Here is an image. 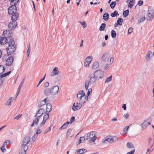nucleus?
<instances>
[{
    "label": "nucleus",
    "instance_id": "a18cd8bd",
    "mask_svg": "<svg viewBox=\"0 0 154 154\" xmlns=\"http://www.w3.org/2000/svg\"><path fill=\"white\" fill-rule=\"evenodd\" d=\"M79 22L80 23L84 28L86 27V24L85 22H82L80 21H79Z\"/></svg>",
    "mask_w": 154,
    "mask_h": 154
},
{
    "label": "nucleus",
    "instance_id": "7ed1b4c3",
    "mask_svg": "<svg viewBox=\"0 0 154 154\" xmlns=\"http://www.w3.org/2000/svg\"><path fill=\"white\" fill-rule=\"evenodd\" d=\"M19 0H15L13 2H10V4L11 5L8 8V14L10 15L12 14H14L17 13V7L16 5L19 2Z\"/></svg>",
    "mask_w": 154,
    "mask_h": 154
},
{
    "label": "nucleus",
    "instance_id": "09e8293b",
    "mask_svg": "<svg viewBox=\"0 0 154 154\" xmlns=\"http://www.w3.org/2000/svg\"><path fill=\"white\" fill-rule=\"evenodd\" d=\"M92 92V89L90 88L88 89V92L86 94L87 96H89Z\"/></svg>",
    "mask_w": 154,
    "mask_h": 154
},
{
    "label": "nucleus",
    "instance_id": "f3484780",
    "mask_svg": "<svg viewBox=\"0 0 154 154\" xmlns=\"http://www.w3.org/2000/svg\"><path fill=\"white\" fill-rule=\"evenodd\" d=\"M11 19L12 20V21L16 22V20L18 17L19 14L18 13H15L14 14H12Z\"/></svg>",
    "mask_w": 154,
    "mask_h": 154
},
{
    "label": "nucleus",
    "instance_id": "39448f33",
    "mask_svg": "<svg viewBox=\"0 0 154 154\" xmlns=\"http://www.w3.org/2000/svg\"><path fill=\"white\" fill-rule=\"evenodd\" d=\"M94 75L97 80H99L102 79L104 77V72L101 70H97L94 72Z\"/></svg>",
    "mask_w": 154,
    "mask_h": 154
},
{
    "label": "nucleus",
    "instance_id": "4468645a",
    "mask_svg": "<svg viewBox=\"0 0 154 154\" xmlns=\"http://www.w3.org/2000/svg\"><path fill=\"white\" fill-rule=\"evenodd\" d=\"M30 140V138L29 136H26L23 138L22 144H27L29 143Z\"/></svg>",
    "mask_w": 154,
    "mask_h": 154
},
{
    "label": "nucleus",
    "instance_id": "6ab92c4d",
    "mask_svg": "<svg viewBox=\"0 0 154 154\" xmlns=\"http://www.w3.org/2000/svg\"><path fill=\"white\" fill-rule=\"evenodd\" d=\"M53 74H51V75L52 76L56 75H58L59 73L58 69L57 67H55L52 71Z\"/></svg>",
    "mask_w": 154,
    "mask_h": 154
},
{
    "label": "nucleus",
    "instance_id": "052dcab7",
    "mask_svg": "<svg viewBox=\"0 0 154 154\" xmlns=\"http://www.w3.org/2000/svg\"><path fill=\"white\" fill-rule=\"evenodd\" d=\"M129 116V115L128 113H127L126 114H125L124 116V117L126 119H128V118Z\"/></svg>",
    "mask_w": 154,
    "mask_h": 154
},
{
    "label": "nucleus",
    "instance_id": "774afa93",
    "mask_svg": "<svg viewBox=\"0 0 154 154\" xmlns=\"http://www.w3.org/2000/svg\"><path fill=\"white\" fill-rule=\"evenodd\" d=\"M26 152H25V151H23V150H22L21 151H20V153L19 154H26Z\"/></svg>",
    "mask_w": 154,
    "mask_h": 154
},
{
    "label": "nucleus",
    "instance_id": "37998d69",
    "mask_svg": "<svg viewBox=\"0 0 154 154\" xmlns=\"http://www.w3.org/2000/svg\"><path fill=\"white\" fill-rule=\"evenodd\" d=\"M76 151L78 154H82L85 152L83 151V149H79ZM85 152H86V151H85Z\"/></svg>",
    "mask_w": 154,
    "mask_h": 154
},
{
    "label": "nucleus",
    "instance_id": "49530a36",
    "mask_svg": "<svg viewBox=\"0 0 154 154\" xmlns=\"http://www.w3.org/2000/svg\"><path fill=\"white\" fill-rule=\"evenodd\" d=\"M79 102L80 103H85L86 102V100H85V98H82V99H81V100H79Z\"/></svg>",
    "mask_w": 154,
    "mask_h": 154
},
{
    "label": "nucleus",
    "instance_id": "9b49d317",
    "mask_svg": "<svg viewBox=\"0 0 154 154\" xmlns=\"http://www.w3.org/2000/svg\"><path fill=\"white\" fill-rule=\"evenodd\" d=\"M13 56H10L8 58H7L6 65L7 66H9L11 65L13 62Z\"/></svg>",
    "mask_w": 154,
    "mask_h": 154
},
{
    "label": "nucleus",
    "instance_id": "cd10ccee",
    "mask_svg": "<svg viewBox=\"0 0 154 154\" xmlns=\"http://www.w3.org/2000/svg\"><path fill=\"white\" fill-rule=\"evenodd\" d=\"M127 147L128 148H134V146L131 143L127 142Z\"/></svg>",
    "mask_w": 154,
    "mask_h": 154
},
{
    "label": "nucleus",
    "instance_id": "ddd939ff",
    "mask_svg": "<svg viewBox=\"0 0 154 154\" xmlns=\"http://www.w3.org/2000/svg\"><path fill=\"white\" fill-rule=\"evenodd\" d=\"M112 136H108L105 137L103 139L102 142L103 143H106V142H113V140L111 138Z\"/></svg>",
    "mask_w": 154,
    "mask_h": 154
},
{
    "label": "nucleus",
    "instance_id": "a19ab883",
    "mask_svg": "<svg viewBox=\"0 0 154 154\" xmlns=\"http://www.w3.org/2000/svg\"><path fill=\"white\" fill-rule=\"evenodd\" d=\"M146 19L145 17H143L141 18H140L139 20L137 23V24H139L140 23L144 21Z\"/></svg>",
    "mask_w": 154,
    "mask_h": 154
},
{
    "label": "nucleus",
    "instance_id": "1a4fd4ad",
    "mask_svg": "<svg viewBox=\"0 0 154 154\" xmlns=\"http://www.w3.org/2000/svg\"><path fill=\"white\" fill-rule=\"evenodd\" d=\"M92 58V57L91 56H88L86 57L84 62L85 67H88L89 66V64L91 61Z\"/></svg>",
    "mask_w": 154,
    "mask_h": 154
},
{
    "label": "nucleus",
    "instance_id": "603ef678",
    "mask_svg": "<svg viewBox=\"0 0 154 154\" xmlns=\"http://www.w3.org/2000/svg\"><path fill=\"white\" fill-rule=\"evenodd\" d=\"M85 100H86V102L87 101H89L90 99V97L89 96H87L86 95L85 97Z\"/></svg>",
    "mask_w": 154,
    "mask_h": 154
},
{
    "label": "nucleus",
    "instance_id": "0e129e2a",
    "mask_svg": "<svg viewBox=\"0 0 154 154\" xmlns=\"http://www.w3.org/2000/svg\"><path fill=\"white\" fill-rule=\"evenodd\" d=\"M96 138H93V139L89 140V142L90 143L94 142V140L96 139Z\"/></svg>",
    "mask_w": 154,
    "mask_h": 154
},
{
    "label": "nucleus",
    "instance_id": "dca6fc26",
    "mask_svg": "<svg viewBox=\"0 0 154 154\" xmlns=\"http://www.w3.org/2000/svg\"><path fill=\"white\" fill-rule=\"evenodd\" d=\"M36 118L33 121V122L32 124L30 126L32 127L35 125V126H37L38 123L39 121V117H35Z\"/></svg>",
    "mask_w": 154,
    "mask_h": 154
},
{
    "label": "nucleus",
    "instance_id": "473e14b6",
    "mask_svg": "<svg viewBox=\"0 0 154 154\" xmlns=\"http://www.w3.org/2000/svg\"><path fill=\"white\" fill-rule=\"evenodd\" d=\"M111 35L112 38H116V33L113 30H112L111 31Z\"/></svg>",
    "mask_w": 154,
    "mask_h": 154
},
{
    "label": "nucleus",
    "instance_id": "b1692460",
    "mask_svg": "<svg viewBox=\"0 0 154 154\" xmlns=\"http://www.w3.org/2000/svg\"><path fill=\"white\" fill-rule=\"evenodd\" d=\"M103 19L107 21L109 19V14L108 13H105L103 15Z\"/></svg>",
    "mask_w": 154,
    "mask_h": 154
},
{
    "label": "nucleus",
    "instance_id": "de8ad7c7",
    "mask_svg": "<svg viewBox=\"0 0 154 154\" xmlns=\"http://www.w3.org/2000/svg\"><path fill=\"white\" fill-rule=\"evenodd\" d=\"M82 140H83V138L82 137H80L79 138V143H77V145H79L82 142Z\"/></svg>",
    "mask_w": 154,
    "mask_h": 154
},
{
    "label": "nucleus",
    "instance_id": "9d476101",
    "mask_svg": "<svg viewBox=\"0 0 154 154\" xmlns=\"http://www.w3.org/2000/svg\"><path fill=\"white\" fill-rule=\"evenodd\" d=\"M82 104L80 103H77L76 105H75V103H74L72 106V109L73 111H76L79 109L82 106Z\"/></svg>",
    "mask_w": 154,
    "mask_h": 154
},
{
    "label": "nucleus",
    "instance_id": "393cba45",
    "mask_svg": "<svg viewBox=\"0 0 154 154\" xmlns=\"http://www.w3.org/2000/svg\"><path fill=\"white\" fill-rule=\"evenodd\" d=\"M99 66V63L98 62H94L92 66V69H97Z\"/></svg>",
    "mask_w": 154,
    "mask_h": 154
},
{
    "label": "nucleus",
    "instance_id": "58836bf2",
    "mask_svg": "<svg viewBox=\"0 0 154 154\" xmlns=\"http://www.w3.org/2000/svg\"><path fill=\"white\" fill-rule=\"evenodd\" d=\"M88 135L89 134H85L84 137H82L83 138V140H86L90 139Z\"/></svg>",
    "mask_w": 154,
    "mask_h": 154
},
{
    "label": "nucleus",
    "instance_id": "69168bd1",
    "mask_svg": "<svg viewBox=\"0 0 154 154\" xmlns=\"http://www.w3.org/2000/svg\"><path fill=\"white\" fill-rule=\"evenodd\" d=\"M23 84H22V83H20V85L19 86V87L18 88V90H18V91H20L21 87H22V86L23 85Z\"/></svg>",
    "mask_w": 154,
    "mask_h": 154
},
{
    "label": "nucleus",
    "instance_id": "aec40b11",
    "mask_svg": "<svg viewBox=\"0 0 154 154\" xmlns=\"http://www.w3.org/2000/svg\"><path fill=\"white\" fill-rule=\"evenodd\" d=\"M52 109V106L51 104L50 103H48L46 104V111L45 113L47 112H50Z\"/></svg>",
    "mask_w": 154,
    "mask_h": 154
},
{
    "label": "nucleus",
    "instance_id": "f704fd0d",
    "mask_svg": "<svg viewBox=\"0 0 154 154\" xmlns=\"http://www.w3.org/2000/svg\"><path fill=\"white\" fill-rule=\"evenodd\" d=\"M146 120L145 121L143 122L141 125L142 128H146L147 126V124L146 122Z\"/></svg>",
    "mask_w": 154,
    "mask_h": 154
},
{
    "label": "nucleus",
    "instance_id": "864d4df0",
    "mask_svg": "<svg viewBox=\"0 0 154 154\" xmlns=\"http://www.w3.org/2000/svg\"><path fill=\"white\" fill-rule=\"evenodd\" d=\"M46 121L43 120L42 122L41 123L39 124V126H40V127H41L42 126H43L46 123Z\"/></svg>",
    "mask_w": 154,
    "mask_h": 154
},
{
    "label": "nucleus",
    "instance_id": "bf43d9fd",
    "mask_svg": "<svg viewBox=\"0 0 154 154\" xmlns=\"http://www.w3.org/2000/svg\"><path fill=\"white\" fill-rule=\"evenodd\" d=\"M22 115V114L18 115L17 116L15 117L14 119L18 120L21 116Z\"/></svg>",
    "mask_w": 154,
    "mask_h": 154
},
{
    "label": "nucleus",
    "instance_id": "c9c22d12",
    "mask_svg": "<svg viewBox=\"0 0 154 154\" xmlns=\"http://www.w3.org/2000/svg\"><path fill=\"white\" fill-rule=\"evenodd\" d=\"M123 21V20L121 18H119L117 21V22L118 23L119 25L121 26L122 25V23Z\"/></svg>",
    "mask_w": 154,
    "mask_h": 154
},
{
    "label": "nucleus",
    "instance_id": "bb28decb",
    "mask_svg": "<svg viewBox=\"0 0 154 154\" xmlns=\"http://www.w3.org/2000/svg\"><path fill=\"white\" fill-rule=\"evenodd\" d=\"M106 24L105 23H102L100 26L99 30L100 31H103L104 28L106 27Z\"/></svg>",
    "mask_w": 154,
    "mask_h": 154
},
{
    "label": "nucleus",
    "instance_id": "680f3d73",
    "mask_svg": "<svg viewBox=\"0 0 154 154\" xmlns=\"http://www.w3.org/2000/svg\"><path fill=\"white\" fill-rule=\"evenodd\" d=\"M109 64H106L105 66L104 69L105 70L107 69H108L109 68Z\"/></svg>",
    "mask_w": 154,
    "mask_h": 154
},
{
    "label": "nucleus",
    "instance_id": "20e7f679",
    "mask_svg": "<svg viewBox=\"0 0 154 154\" xmlns=\"http://www.w3.org/2000/svg\"><path fill=\"white\" fill-rule=\"evenodd\" d=\"M97 80V79H96V77L94 75L93 76L91 77L90 78L88 79V80H86L85 82V85L86 90H88V89L89 85L93 84Z\"/></svg>",
    "mask_w": 154,
    "mask_h": 154
},
{
    "label": "nucleus",
    "instance_id": "13d9d810",
    "mask_svg": "<svg viewBox=\"0 0 154 154\" xmlns=\"http://www.w3.org/2000/svg\"><path fill=\"white\" fill-rule=\"evenodd\" d=\"M7 56L5 55L4 56H3L2 58V60L3 62L5 61L6 60H7L6 59L7 58Z\"/></svg>",
    "mask_w": 154,
    "mask_h": 154
},
{
    "label": "nucleus",
    "instance_id": "3c124183",
    "mask_svg": "<svg viewBox=\"0 0 154 154\" xmlns=\"http://www.w3.org/2000/svg\"><path fill=\"white\" fill-rule=\"evenodd\" d=\"M133 30V28L132 27H130L128 29V34H129L131 33Z\"/></svg>",
    "mask_w": 154,
    "mask_h": 154
},
{
    "label": "nucleus",
    "instance_id": "4be33fe9",
    "mask_svg": "<svg viewBox=\"0 0 154 154\" xmlns=\"http://www.w3.org/2000/svg\"><path fill=\"white\" fill-rule=\"evenodd\" d=\"M26 145L27 144H22L21 146V150H23L26 152L28 148V147Z\"/></svg>",
    "mask_w": 154,
    "mask_h": 154
},
{
    "label": "nucleus",
    "instance_id": "f03ea898",
    "mask_svg": "<svg viewBox=\"0 0 154 154\" xmlns=\"http://www.w3.org/2000/svg\"><path fill=\"white\" fill-rule=\"evenodd\" d=\"M59 91V87L57 85L54 86L51 89L46 88L44 91V94L47 96L50 94L52 96H55L58 94Z\"/></svg>",
    "mask_w": 154,
    "mask_h": 154
},
{
    "label": "nucleus",
    "instance_id": "2eb2a0df",
    "mask_svg": "<svg viewBox=\"0 0 154 154\" xmlns=\"http://www.w3.org/2000/svg\"><path fill=\"white\" fill-rule=\"evenodd\" d=\"M8 40L7 38L3 37L0 39V43L1 45H4L8 43Z\"/></svg>",
    "mask_w": 154,
    "mask_h": 154
},
{
    "label": "nucleus",
    "instance_id": "c85d7f7f",
    "mask_svg": "<svg viewBox=\"0 0 154 154\" xmlns=\"http://www.w3.org/2000/svg\"><path fill=\"white\" fill-rule=\"evenodd\" d=\"M11 73V71H9L8 72H6V73H4V74H1L0 75V77L1 78H3L4 77H6L8 75H9L10 74V73Z\"/></svg>",
    "mask_w": 154,
    "mask_h": 154
},
{
    "label": "nucleus",
    "instance_id": "423d86ee",
    "mask_svg": "<svg viewBox=\"0 0 154 154\" xmlns=\"http://www.w3.org/2000/svg\"><path fill=\"white\" fill-rule=\"evenodd\" d=\"M148 18H147L148 20L150 21L154 17V10L151 6H149L148 8Z\"/></svg>",
    "mask_w": 154,
    "mask_h": 154
},
{
    "label": "nucleus",
    "instance_id": "5701e85b",
    "mask_svg": "<svg viewBox=\"0 0 154 154\" xmlns=\"http://www.w3.org/2000/svg\"><path fill=\"white\" fill-rule=\"evenodd\" d=\"M79 95H81V96H82L84 98H85V96H86L85 93L84 92L83 90H81L78 92L77 94V97H78Z\"/></svg>",
    "mask_w": 154,
    "mask_h": 154
},
{
    "label": "nucleus",
    "instance_id": "79ce46f5",
    "mask_svg": "<svg viewBox=\"0 0 154 154\" xmlns=\"http://www.w3.org/2000/svg\"><path fill=\"white\" fill-rule=\"evenodd\" d=\"M49 114L47 113V114L44 116L43 117V120L46 121L48 119L49 117Z\"/></svg>",
    "mask_w": 154,
    "mask_h": 154
},
{
    "label": "nucleus",
    "instance_id": "e433bc0d",
    "mask_svg": "<svg viewBox=\"0 0 154 154\" xmlns=\"http://www.w3.org/2000/svg\"><path fill=\"white\" fill-rule=\"evenodd\" d=\"M116 2L115 1L111 2L110 4V7L111 8L113 9L116 5Z\"/></svg>",
    "mask_w": 154,
    "mask_h": 154
},
{
    "label": "nucleus",
    "instance_id": "2f4dec72",
    "mask_svg": "<svg viewBox=\"0 0 154 154\" xmlns=\"http://www.w3.org/2000/svg\"><path fill=\"white\" fill-rule=\"evenodd\" d=\"M110 15L112 17H114L117 15H119V14H118V12L117 11H115L113 12Z\"/></svg>",
    "mask_w": 154,
    "mask_h": 154
},
{
    "label": "nucleus",
    "instance_id": "a878e982",
    "mask_svg": "<svg viewBox=\"0 0 154 154\" xmlns=\"http://www.w3.org/2000/svg\"><path fill=\"white\" fill-rule=\"evenodd\" d=\"M45 102L43 101H41L38 103V106L39 108H42L43 106H45Z\"/></svg>",
    "mask_w": 154,
    "mask_h": 154
},
{
    "label": "nucleus",
    "instance_id": "338daca9",
    "mask_svg": "<svg viewBox=\"0 0 154 154\" xmlns=\"http://www.w3.org/2000/svg\"><path fill=\"white\" fill-rule=\"evenodd\" d=\"M114 60V58L113 57H111L110 60V64H111L113 63Z\"/></svg>",
    "mask_w": 154,
    "mask_h": 154
},
{
    "label": "nucleus",
    "instance_id": "c03bdc74",
    "mask_svg": "<svg viewBox=\"0 0 154 154\" xmlns=\"http://www.w3.org/2000/svg\"><path fill=\"white\" fill-rule=\"evenodd\" d=\"M12 100V97H11L9 98V99L8 100V101L7 103H8V104H7V105H8V106H11V101Z\"/></svg>",
    "mask_w": 154,
    "mask_h": 154
},
{
    "label": "nucleus",
    "instance_id": "7c9ffc66",
    "mask_svg": "<svg viewBox=\"0 0 154 154\" xmlns=\"http://www.w3.org/2000/svg\"><path fill=\"white\" fill-rule=\"evenodd\" d=\"M129 10L128 9L126 10L123 11V14L125 17H126L129 15Z\"/></svg>",
    "mask_w": 154,
    "mask_h": 154
},
{
    "label": "nucleus",
    "instance_id": "0eeeda50",
    "mask_svg": "<svg viewBox=\"0 0 154 154\" xmlns=\"http://www.w3.org/2000/svg\"><path fill=\"white\" fill-rule=\"evenodd\" d=\"M44 113H45L44 109L43 108H41L38 110L36 111L35 115L34 117H40Z\"/></svg>",
    "mask_w": 154,
    "mask_h": 154
},
{
    "label": "nucleus",
    "instance_id": "f8f14e48",
    "mask_svg": "<svg viewBox=\"0 0 154 154\" xmlns=\"http://www.w3.org/2000/svg\"><path fill=\"white\" fill-rule=\"evenodd\" d=\"M109 57V54L108 53H105L102 56L101 59L104 61H107Z\"/></svg>",
    "mask_w": 154,
    "mask_h": 154
},
{
    "label": "nucleus",
    "instance_id": "6e6552de",
    "mask_svg": "<svg viewBox=\"0 0 154 154\" xmlns=\"http://www.w3.org/2000/svg\"><path fill=\"white\" fill-rule=\"evenodd\" d=\"M17 22H11L8 25V28L9 29V30H14L17 26Z\"/></svg>",
    "mask_w": 154,
    "mask_h": 154
},
{
    "label": "nucleus",
    "instance_id": "c756f323",
    "mask_svg": "<svg viewBox=\"0 0 154 154\" xmlns=\"http://www.w3.org/2000/svg\"><path fill=\"white\" fill-rule=\"evenodd\" d=\"M8 33L7 35H6L7 36V38H11L13 35V33L12 32L11 30H8Z\"/></svg>",
    "mask_w": 154,
    "mask_h": 154
},
{
    "label": "nucleus",
    "instance_id": "8fccbe9b",
    "mask_svg": "<svg viewBox=\"0 0 154 154\" xmlns=\"http://www.w3.org/2000/svg\"><path fill=\"white\" fill-rule=\"evenodd\" d=\"M75 117L74 116H73L70 119V124H71L73 122H74V121H75Z\"/></svg>",
    "mask_w": 154,
    "mask_h": 154
},
{
    "label": "nucleus",
    "instance_id": "6e6d98bb",
    "mask_svg": "<svg viewBox=\"0 0 154 154\" xmlns=\"http://www.w3.org/2000/svg\"><path fill=\"white\" fill-rule=\"evenodd\" d=\"M1 149L2 152H5L6 151L4 146H3L1 147Z\"/></svg>",
    "mask_w": 154,
    "mask_h": 154
},
{
    "label": "nucleus",
    "instance_id": "412c9836",
    "mask_svg": "<svg viewBox=\"0 0 154 154\" xmlns=\"http://www.w3.org/2000/svg\"><path fill=\"white\" fill-rule=\"evenodd\" d=\"M95 131H91L90 133H88L89 134L88 136L90 139H92L93 138H96V136Z\"/></svg>",
    "mask_w": 154,
    "mask_h": 154
},
{
    "label": "nucleus",
    "instance_id": "4d7b16f0",
    "mask_svg": "<svg viewBox=\"0 0 154 154\" xmlns=\"http://www.w3.org/2000/svg\"><path fill=\"white\" fill-rule=\"evenodd\" d=\"M143 2L141 0H139L138 3V4L139 5V6H140L142 5L143 4Z\"/></svg>",
    "mask_w": 154,
    "mask_h": 154
},
{
    "label": "nucleus",
    "instance_id": "f257e3e1",
    "mask_svg": "<svg viewBox=\"0 0 154 154\" xmlns=\"http://www.w3.org/2000/svg\"><path fill=\"white\" fill-rule=\"evenodd\" d=\"M15 43L14 41L13 38L10 39L8 43V46L6 48L7 54L8 56L11 55L16 51L17 47L15 45Z\"/></svg>",
    "mask_w": 154,
    "mask_h": 154
},
{
    "label": "nucleus",
    "instance_id": "5fc2aeb1",
    "mask_svg": "<svg viewBox=\"0 0 154 154\" xmlns=\"http://www.w3.org/2000/svg\"><path fill=\"white\" fill-rule=\"evenodd\" d=\"M111 138L113 140V142L116 141L118 140V138L116 136L112 137Z\"/></svg>",
    "mask_w": 154,
    "mask_h": 154
},
{
    "label": "nucleus",
    "instance_id": "a211bd4d",
    "mask_svg": "<svg viewBox=\"0 0 154 154\" xmlns=\"http://www.w3.org/2000/svg\"><path fill=\"white\" fill-rule=\"evenodd\" d=\"M153 55L151 51H149L148 52L146 55V58L147 61H149L150 60L151 57H152Z\"/></svg>",
    "mask_w": 154,
    "mask_h": 154
},
{
    "label": "nucleus",
    "instance_id": "72a5a7b5",
    "mask_svg": "<svg viewBox=\"0 0 154 154\" xmlns=\"http://www.w3.org/2000/svg\"><path fill=\"white\" fill-rule=\"evenodd\" d=\"M5 71V67L2 66L0 65V74L4 72Z\"/></svg>",
    "mask_w": 154,
    "mask_h": 154
},
{
    "label": "nucleus",
    "instance_id": "e2e57ef3",
    "mask_svg": "<svg viewBox=\"0 0 154 154\" xmlns=\"http://www.w3.org/2000/svg\"><path fill=\"white\" fill-rule=\"evenodd\" d=\"M49 84L48 82H46L44 84V86L45 88H47L49 86Z\"/></svg>",
    "mask_w": 154,
    "mask_h": 154
},
{
    "label": "nucleus",
    "instance_id": "4c0bfd02",
    "mask_svg": "<svg viewBox=\"0 0 154 154\" xmlns=\"http://www.w3.org/2000/svg\"><path fill=\"white\" fill-rule=\"evenodd\" d=\"M112 77V75H111L110 76L107 78L105 81V83H108L111 81Z\"/></svg>",
    "mask_w": 154,
    "mask_h": 154
},
{
    "label": "nucleus",
    "instance_id": "ea45409f",
    "mask_svg": "<svg viewBox=\"0 0 154 154\" xmlns=\"http://www.w3.org/2000/svg\"><path fill=\"white\" fill-rule=\"evenodd\" d=\"M72 131V129L69 128L67 130L66 134V138H68V137L70 135V133Z\"/></svg>",
    "mask_w": 154,
    "mask_h": 154
}]
</instances>
